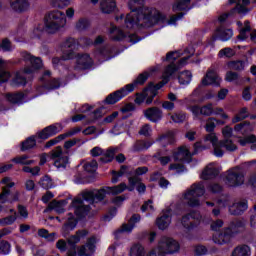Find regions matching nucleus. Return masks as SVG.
Masks as SVG:
<instances>
[{
  "instance_id": "nucleus-22",
  "label": "nucleus",
  "mask_w": 256,
  "mask_h": 256,
  "mask_svg": "<svg viewBox=\"0 0 256 256\" xmlns=\"http://www.w3.org/2000/svg\"><path fill=\"white\" fill-rule=\"evenodd\" d=\"M141 221V216L138 214H134L128 221L127 224H123L122 228L116 232L117 233H131L137 225Z\"/></svg>"
},
{
  "instance_id": "nucleus-49",
  "label": "nucleus",
  "mask_w": 256,
  "mask_h": 256,
  "mask_svg": "<svg viewBox=\"0 0 256 256\" xmlns=\"http://www.w3.org/2000/svg\"><path fill=\"white\" fill-rule=\"evenodd\" d=\"M247 117H249L247 108H242L239 113L232 119V123H239V121H243V119H247Z\"/></svg>"
},
{
  "instance_id": "nucleus-33",
  "label": "nucleus",
  "mask_w": 256,
  "mask_h": 256,
  "mask_svg": "<svg viewBox=\"0 0 256 256\" xmlns=\"http://www.w3.org/2000/svg\"><path fill=\"white\" fill-rule=\"evenodd\" d=\"M207 149H211V144H209V140L206 138V136H204L201 141L194 144V151L192 154L197 155V153L207 151Z\"/></svg>"
},
{
  "instance_id": "nucleus-13",
  "label": "nucleus",
  "mask_w": 256,
  "mask_h": 256,
  "mask_svg": "<svg viewBox=\"0 0 256 256\" xmlns=\"http://www.w3.org/2000/svg\"><path fill=\"white\" fill-rule=\"evenodd\" d=\"M230 5L235 3L236 7L233 8L230 13L222 14L218 21L220 23H223L227 20V17H231V15H235V13H238L239 15H245L247 13L246 5H249L251 3V0H229Z\"/></svg>"
},
{
  "instance_id": "nucleus-19",
  "label": "nucleus",
  "mask_w": 256,
  "mask_h": 256,
  "mask_svg": "<svg viewBox=\"0 0 256 256\" xmlns=\"http://www.w3.org/2000/svg\"><path fill=\"white\" fill-rule=\"evenodd\" d=\"M95 243H97V238L95 236L88 239L86 245L81 246L78 249L79 256H92L95 253Z\"/></svg>"
},
{
  "instance_id": "nucleus-12",
  "label": "nucleus",
  "mask_w": 256,
  "mask_h": 256,
  "mask_svg": "<svg viewBox=\"0 0 256 256\" xmlns=\"http://www.w3.org/2000/svg\"><path fill=\"white\" fill-rule=\"evenodd\" d=\"M147 173V167H139L136 170H131V168L122 166L120 171H112V183H117L120 177L123 175H128V177H139L140 175H145Z\"/></svg>"
},
{
  "instance_id": "nucleus-14",
  "label": "nucleus",
  "mask_w": 256,
  "mask_h": 256,
  "mask_svg": "<svg viewBox=\"0 0 256 256\" xmlns=\"http://www.w3.org/2000/svg\"><path fill=\"white\" fill-rule=\"evenodd\" d=\"M244 181L243 171L239 167L229 170L226 175V185H228V187L243 185Z\"/></svg>"
},
{
  "instance_id": "nucleus-57",
  "label": "nucleus",
  "mask_w": 256,
  "mask_h": 256,
  "mask_svg": "<svg viewBox=\"0 0 256 256\" xmlns=\"http://www.w3.org/2000/svg\"><path fill=\"white\" fill-rule=\"evenodd\" d=\"M40 185L43 189H51L53 187V180H51L49 176H44L40 180Z\"/></svg>"
},
{
  "instance_id": "nucleus-16",
  "label": "nucleus",
  "mask_w": 256,
  "mask_h": 256,
  "mask_svg": "<svg viewBox=\"0 0 256 256\" xmlns=\"http://www.w3.org/2000/svg\"><path fill=\"white\" fill-rule=\"evenodd\" d=\"M50 158L54 162V167H57V169H65L69 165V157L63 153L61 147H56L51 152Z\"/></svg>"
},
{
  "instance_id": "nucleus-45",
  "label": "nucleus",
  "mask_w": 256,
  "mask_h": 256,
  "mask_svg": "<svg viewBox=\"0 0 256 256\" xmlns=\"http://www.w3.org/2000/svg\"><path fill=\"white\" fill-rule=\"evenodd\" d=\"M50 4L56 9H64V7L71 5V0H50Z\"/></svg>"
},
{
  "instance_id": "nucleus-63",
  "label": "nucleus",
  "mask_w": 256,
  "mask_h": 256,
  "mask_svg": "<svg viewBox=\"0 0 256 256\" xmlns=\"http://www.w3.org/2000/svg\"><path fill=\"white\" fill-rule=\"evenodd\" d=\"M156 159H158V161H160V164L165 166V165H169V163L171 162V157L169 156H163L161 155V153H157L155 155Z\"/></svg>"
},
{
  "instance_id": "nucleus-37",
  "label": "nucleus",
  "mask_w": 256,
  "mask_h": 256,
  "mask_svg": "<svg viewBox=\"0 0 256 256\" xmlns=\"http://www.w3.org/2000/svg\"><path fill=\"white\" fill-rule=\"evenodd\" d=\"M67 205V200L52 201L49 204V209H53L56 213H63L65 211V206Z\"/></svg>"
},
{
  "instance_id": "nucleus-30",
  "label": "nucleus",
  "mask_w": 256,
  "mask_h": 256,
  "mask_svg": "<svg viewBox=\"0 0 256 256\" xmlns=\"http://www.w3.org/2000/svg\"><path fill=\"white\" fill-rule=\"evenodd\" d=\"M215 35L220 41H229L233 37V30L231 28L219 27L215 31Z\"/></svg>"
},
{
  "instance_id": "nucleus-18",
  "label": "nucleus",
  "mask_w": 256,
  "mask_h": 256,
  "mask_svg": "<svg viewBox=\"0 0 256 256\" xmlns=\"http://www.w3.org/2000/svg\"><path fill=\"white\" fill-rule=\"evenodd\" d=\"M144 117L152 123H159L163 119V111L157 107H152L144 110Z\"/></svg>"
},
{
  "instance_id": "nucleus-4",
  "label": "nucleus",
  "mask_w": 256,
  "mask_h": 256,
  "mask_svg": "<svg viewBox=\"0 0 256 256\" xmlns=\"http://www.w3.org/2000/svg\"><path fill=\"white\" fill-rule=\"evenodd\" d=\"M181 244L172 237L163 236L158 241L156 248H153L149 253L145 252V247L142 244H134L130 248V256H167L179 253Z\"/></svg>"
},
{
  "instance_id": "nucleus-21",
  "label": "nucleus",
  "mask_w": 256,
  "mask_h": 256,
  "mask_svg": "<svg viewBox=\"0 0 256 256\" xmlns=\"http://www.w3.org/2000/svg\"><path fill=\"white\" fill-rule=\"evenodd\" d=\"M156 225L162 231L171 225V209H166L163 211L162 216L157 218Z\"/></svg>"
},
{
  "instance_id": "nucleus-50",
  "label": "nucleus",
  "mask_w": 256,
  "mask_h": 256,
  "mask_svg": "<svg viewBox=\"0 0 256 256\" xmlns=\"http://www.w3.org/2000/svg\"><path fill=\"white\" fill-rule=\"evenodd\" d=\"M43 31H45V25L37 24L34 26V28L31 31V37H33L34 39L41 37Z\"/></svg>"
},
{
  "instance_id": "nucleus-9",
  "label": "nucleus",
  "mask_w": 256,
  "mask_h": 256,
  "mask_svg": "<svg viewBox=\"0 0 256 256\" xmlns=\"http://www.w3.org/2000/svg\"><path fill=\"white\" fill-rule=\"evenodd\" d=\"M4 185L0 194V212L3 211L5 203H15L19 201V193L17 191H11L12 187H15V183L11 181V178H4L2 180Z\"/></svg>"
},
{
  "instance_id": "nucleus-54",
  "label": "nucleus",
  "mask_w": 256,
  "mask_h": 256,
  "mask_svg": "<svg viewBox=\"0 0 256 256\" xmlns=\"http://www.w3.org/2000/svg\"><path fill=\"white\" fill-rule=\"evenodd\" d=\"M128 198L129 196H127V194L115 196L112 199V203L115 205V207H121V205H123V203H125V201H127Z\"/></svg>"
},
{
  "instance_id": "nucleus-39",
  "label": "nucleus",
  "mask_w": 256,
  "mask_h": 256,
  "mask_svg": "<svg viewBox=\"0 0 256 256\" xmlns=\"http://www.w3.org/2000/svg\"><path fill=\"white\" fill-rule=\"evenodd\" d=\"M9 213L12 215L0 219V225H13L17 221V212H15V209L10 208Z\"/></svg>"
},
{
  "instance_id": "nucleus-48",
  "label": "nucleus",
  "mask_w": 256,
  "mask_h": 256,
  "mask_svg": "<svg viewBox=\"0 0 256 256\" xmlns=\"http://www.w3.org/2000/svg\"><path fill=\"white\" fill-rule=\"evenodd\" d=\"M83 169L87 173H93L97 171V161L92 160V161H87L83 164Z\"/></svg>"
},
{
  "instance_id": "nucleus-64",
  "label": "nucleus",
  "mask_w": 256,
  "mask_h": 256,
  "mask_svg": "<svg viewBox=\"0 0 256 256\" xmlns=\"http://www.w3.org/2000/svg\"><path fill=\"white\" fill-rule=\"evenodd\" d=\"M239 143L240 145H242V147H245V145H247L248 143H256V137L255 135L247 136L244 139H240Z\"/></svg>"
},
{
  "instance_id": "nucleus-32",
  "label": "nucleus",
  "mask_w": 256,
  "mask_h": 256,
  "mask_svg": "<svg viewBox=\"0 0 256 256\" xmlns=\"http://www.w3.org/2000/svg\"><path fill=\"white\" fill-rule=\"evenodd\" d=\"M230 256H251V247L245 244L238 245L232 250Z\"/></svg>"
},
{
  "instance_id": "nucleus-51",
  "label": "nucleus",
  "mask_w": 256,
  "mask_h": 256,
  "mask_svg": "<svg viewBox=\"0 0 256 256\" xmlns=\"http://www.w3.org/2000/svg\"><path fill=\"white\" fill-rule=\"evenodd\" d=\"M35 137H30L26 139L24 142H22L21 149L22 151H27V149H33L36 145Z\"/></svg>"
},
{
  "instance_id": "nucleus-6",
  "label": "nucleus",
  "mask_w": 256,
  "mask_h": 256,
  "mask_svg": "<svg viewBox=\"0 0 256 256\" xmlns=\"http://www.w3.org/2000/svg\"><path fill=\"white\" fill-rule=\"evenodd\" d=\"M150 75H151V72L149 71H146L140 74L133 83L127 84L120 90H117L116 92L108 95L105 102L108 105H115V103H118V101H121L123 97H127L128 93H132V91H135V87H137V85H143V83H145V81L149 79Z\"/></svg>"
},
{
  "instance_id": "nucleus-10",
  "label": "nucleus",
  "mask_w": 256,
  "mask_h": 256,
  "mask_svg": "<svg viewBox=\"0 0 256 256\" xmlns=\"http://www.w3.org/2000/svg\"><path fill=\"white\" fill-rule=\"evenodd\" d=\"M244 230V222H236L235 224H232L230 227L226 228L223 233L219 234L218 236L215 235L213 237L214 243H217L218 245H224V243H229L233 235H236V233H241V231Z\"/></svg>"
},
{
  "instance_id": "nucleus-56",
  "label": "nucleus",
  "mask_w": 256,
  "mask_h": 256,
  "mask_svg": "<svg viewBox=\"0 0 256 256\" xmlns=\"http://www.w3.org/2000/svg\"><path fill=\"white\" fill-rule=\"evenodd\" d=\"M174 123H183L187 119V114L180 112L170 116Z\"/></svg>"
},
{
  "instance_id": "nucleus-31",
  "label": "nucleus",
  "mask_w": 256,
  "mask_h": 256,
  "mask_svg": "<svg viewBox=\"0 0 256 256\" xmlns=\"http://www.w3.org/2000/svg\"><path fill=\"white\" fill-rule=\"evenodd\" d=\"M79 131H81V128H74V129L70 130L68 133L62 134V135L50 140L46 144V147H53V145H57V143H59V141H63V139H65V137H73V135H77V133H79Z\"/></svg>"
},
{
  "instance_id": "nucleus-59",
  "label": "nucleus",
  "mask_w": 256,
  "mask_h": 256,
  "mask_svg": "<svg viewBox=\"0 0 256 256\" xmlns=\"http://www.w3.org/2000/svg\"><path fill=\"white\" fill-rule=\"evenodd\" d=\"M197 97H199V90L198 89L194 90L189 97L185 98L184 103H187V102H189V103H199V99H197Z\"/></svg>"
},
{
  "instance_id": "nucleus-55",
  "label": "nucleus",
  "mask_w": 256,
  "mask_h": 256,
  "mask_svg": "<svg viewBox=\"0 0 256 256\" xmlns=\"http://www.w3.org/2000/svg\"><path fill=\"white\" fill-rule=\"evenodd\" d=\"M142 213L148 212V213H154L155 206L153 205V202L151 200H148L144 202V204L141 207Z\"/></svg>"
},
{
  "instance_id": "nucleus-5",
  "label": "nucleus",
  "mask_w": 256,
  "mask_h": 256,
  "mask_svg": "<svg viewBox=\"0 0 256 256\" xmlns=\"http://www.w3.org/2000/svg\"><path fill=\"white\" fill-rule=\"evenodd\" d=\"M22 59H24L27 63H30L31 67H26L24 70L16 73L15 77L11 81L12 87L27 85V75H33V73L43 67V61H41V58L34 57L27 52H22Z\"/></svg>"
},
{
  "instance_id": "nucleus-26",
  "label": "nucleus",
  "mask_w": 256,
  "mask_h": 256,
  "mask_svg": "<svg viewBox=\"0 0 256 256\" xmlns=\"http://www.w3.org/2000/svg\"><path fill=\"white\" fill-rule=\"evenodd\" d=\"M192 155H195V154L189 151V147L182 146L174 153L173 157L175 161H189Z\"/></svg>"
},
{
  "instance_id": "nucleus-17",
  "label": "nucleus",
  "mask_w": 256,
  "mask_h": 256,
  "mask_svg": "<svg viewBox=\"0 0 256 256\" xmlns=\"http://www.w3.org/2000/svg\"><path fill=\"white\" fill-rule=\"evenodd\" d=\"M201 85H203V87H207L209 85L219 87V85H221V77H219L217 71H215L214 69H209L206 72L204 78L202 79Z\"/></svg>"
},
{
  "instance_id": "nucleus-61",
  "label": "nucleus",
  "mask_w": 256,
  "mask_h": 256,
  "mask_svg": "<svg viewBox=\"0 0 256 256\" xmlns=\"http://www.w3.org/2000/svg\"><path fill=\"white\" fill-rule=\"evenodd\" d=\"M222 135L224 137V140L222 141H231L229 138L233 136V129L229 126H226L222 129Z\"/></svg>"
},
{
  "instance_id": "nucleus-24",
  "label": "nucleus",
  "mask_w": 256,
  "mask_h": 256,
  "mask_svg": "<svg viewBox=\"0 0 256 256\" xmlns=\"http://www.w3.org/2000/svg\"><path fill=\"white\" fill-rule=\"evenodd\" d=\"M100 11L106 15H111L117 11V0H101Z\"/></svg>"
},
{
  "instance_id": "nucleus-15",
  "label": "nucleus",
  "mask_w": 256,
  "mask_h": 256,
  "mask_svg": "<svg viewBox=\"0 0 256 256\" xmlns=\"http://www.w3.org/2000/svg\"><path fill=\"white\" fill-rule=\"evenodd\" d=\"M237 26L240 33L237 36V39L239 41H246L250 36L251 41L256 43V30H251L249 21H245L244 23H242L241 21H238Z\"/></svg>"
},
{
  "instance_id": "nucleus-60",
  "label": "nucleus",
  "mask_w": 256,
  "mask_h": 256,
  "mask_svg": "<svg viewBox=\"0 0 256 256\" xmlns=\"http://www.w3.org/2000/svg\"><path fill=\"white\" fill-rule=\"evenodd\" d=\"M151 145H153L152 142H137L134 145V151H141V149H149V147H151Z\"/></svg>"
},
{
  "instance_id": "nucleus-44",
  "label": "nucleus",
  "mask_w": 256,
  "mask_h": 256,
  "mask_svg": "<svg viewBox=\"0 0 256 256\" xmlns=\"http://www.w3.org/2000/svg\"><path fill=\"white\" fill-rule=\"evenodd\" d=\"M115 157V149L104 150L102 157L100 158L102 163H110Z\"/></svg>"
},
{
  "instance_id": "nucleus-58",
  "label": "nucleus",
  "mask_w": 256,
  "mask_h": 256,
  "mask_svg": "<svg viewBox=\"0 0 256 256\" xmlns=\"http://www.w3.org/2000/svg\"><path fill=\"white\" fill-rule=\"evenodd\" d=\"M10 251L11 245L9 244V242H0V255H9Z\"/></svg>"
},
{
  "instance_id": "nucleus-11",
  "label": "nucleus",
  "mask_w": 256,
  "mask_h": 256,
  "mask_svg": "<svg viewBox=\"0 0 256 256\" xmlns=\"http://www.w3.org/2000/svg\"><path fill=\"white\" fill-rule=\"evenodd\" d=\"M205 194V186L203 184H197L191 186V188L184 194V200L190 207H199L200 202L198 197H202Z\"/></svg>"
},
{
  "instance_id": "nucleus-40",
  "label": "nucleus",
  "mask_w": 256,
  "mask_h": 256,
  "mask_svg": "<svg viewBox=\"0 0 256 256\" xmlns=\"http://www.w3.org/2000/svg\"><path fill=\"white\" fill-rule=\"evenodd\" d=\"M158 142L162 147H165V145H171V143H175V134L173 132H168L166 135L160 137Z\"/></svg>"
},
{
  "instance_id": "nucleus-46",
  "label": "nucleus",
  "mask_w": 256,
  "mask_h": 256,
  "mask_svg": "<svg viewBox=\"0 0 256 256\" xmlns=\"http://www.w3.org/2000/svg\"><path fill=\"white\" fill-rule=\"evenodd\" d=\"M12 163H16L17 165H32L34 161L29 160L27 156H18L12 159Z\"/></svg>"
},
{
  "instance_id": "nucleus-23",
  "label": "nucleus",
  "mask_w": 256,
  "mask_h": 256,
  "mask_svg": "<svg viewBox=\"0 0 256 256\" xmlns=\"http://www.w3.org/2000/svg\"><path fill=\"white\" fill-rule=\"evenodd\" d=\"M217 175H219V167H217V164L215 163H210L202 171L201 179H213L214 177H217Z\"/></svg>"
},
{
  "instance_id": "nucleus-27",
  "label": "nucleus",
  "mask_w": 256,
  "mask_h": 256,
  "mask_svg": "<svg viewBox=\"0 0 256 256\" xmlns=\"http://www.w3.org/2000/svg\"><path fill=\"white\" fill-rule=\"evenodd\" d=\"M77 227V219L75 215L69 213L67 216L66 223L64 227L62 228V234L64 237H67L69 235L70 231H73Z\"/></svg>"
},
{
  "instance_id": "nucleus-8",
  "label": "nucleus",
  "mask_w": 256,
  "mask_h": 256,
  "mask_svg": "<svg viewBox=\"0 0 256 256\" xmlns=\"http://www.w3.org/2000/svg\"><path fill=\"white\" fill-rule=\"evenodd\" d=\"M65 25H67V17H65V12L61 10H54L48 13L45 24L47 33H57V31L63 29Z\"/></svg>"
},
{
  "instance_id": "nucleus-62",
  "label": "nucleus",
  "mask_w": 256,
  "mask_h": 256,
  "mask_svg": "<svg viewBox=\"0 0 256 256\" xmlns=\"http://www.w3.org/2000/svg\"><path fill=\"white\" fill-rule=\"evenodd\" d=\"M153 133V129L149 124H145L141 127L139 134L144 135V137H149Z\"/></svg>"
},
{
  "instance_id": "nucleus-28",
  "label": "nucleus",
  "mask_w": 256,
  "mask_h": 256,
  "mask_svg": "<svg viewBox=\"0 0 256 256\" xmlns=\"http://www.w3.org/2000/svg\"><path fill=\"white\" fill-rule=\"evenodd\" d=\"M93 65V60L88 54L78 55L76 57V69H89Z\"/></svg>"
},
{
  "instance_id": "nucleus-47",
  "label": "nucleus",
  "mask_w": 256,
  "mask_h": 256,
  "mask_svg": "<svg viewBox=\"0 0 256 256\" xmlns=\"http://www.w3.org/2000/svg\"><path fill=\"white\" fill-rule=\"evenodd\" d=\"M228 68L233 69L234 71H243L245 69V62L243 61H231L228 62Z\"/></svg>"
},
{
  "instance_id": "nucleus-2",
  "label": "nucleus",
  "mask_w": 256,
  "mask_h": 256,
  "mask_svg": "<svg viewBox=\"0 0 256 256\" xmlns=\"http://www.w3.org/2000/svg\"><path fill=\"white\" fill-rule=\"evenodd\" d=\"M192 55H195V48L193 46H189L186 48V51L182 53L181 51L170 52L166 55L165 61L170 63L163 72L162 82L159 84L153 85L151 84L148 88H146L142 94H138L135 99V103L137 105H141L146 100L147 105H151L153 103V97L157 95V91L161 89L166 83H169V79L173 76L175 71L181 69V67H185L187 63H189V59H191ZM148 97V98H147Z\"/></svg>"
},
{
  "instance_id": "nucleus-52",
  "label": "nucleus",
  "mask_w": 256,
  "mask_h": 256,
  "mask_svg": "<svg viewBox=\"0 0 256 256\" xmlns=\"http://www.w3.org/2000/svg\"><path fill=\"white\" fill-rule=\"evenodd\" d=\"M234 131H236V133H241V135H245V133L251 131V125L248 123L238 124L235 126Z\"/></svg>"
},
{
  "instance_id": "nucleus-38",
  "label": "nucleus",
  "mask_w": 256,
  "mask_h": 256,
  "mask_svg": "<svg viewBox=\"0 0 256 256\" xmlns=\"http://www.w3.org/2000/svg\"><path fill=\"white\" fill-rule=\"evenodd\" d=\"M193 80V74L190 71H183L178 76L180 85H189Z\"/></svg>"
},
{
  "instance_id": "nucleus-29",
  "label": "nucleus",
  "mask_w": 256,
  "mask_h": 256,
  "mask_svg": "<svg viewBox=\"0 0 256 256\" xmlns=\"http://www.w3.org/2000/svg\"><path fill=\"white\" fill-rule=\"evenodd\" d=\"M9 60L0 58V83H7L11 79V73L7 72L5 69L9 67Z\"/></svg>"
},
{
  "instance_id": "nucleus-41",
  "label": "nucleus",
  "mask_w": 256,
  "mask_h": 256,
  "mask_svg": "<svg viewBox=\"0 0 256 256\" xmlns=\"http://www.w3.org/2000/svg\"><path fill=\"white\" fill-rule=\"evenodd\" d=\"M85 237H87V231H78L75 235L68 239V243L70 245H76V243H79V241H81V239H85Z\"/></svg>"
},
{
  "instance_id": "nucleus-36",
  "label": "nucleus",
  "mask_w": 256,
  "mask_h": 256,
  "mask_svg": "<svg viewBox=\"0 0 256 256\" xmlns=\"http://www.w3.org/2000/svg\"><path fill=\"white\" fill-rule=\"evenodd\" d=\"M6 101L9 103H23L25 101V96L23 93H8L5 95Z\"/></svg>"
},
{
  "instance_id": "nucleus-35",
  "label": "nucleus",
  "mask_w": 256,
  "mask_h": 256,
  "mask_svg": "<svg viewBox=\"0 0 256 256\" xmlns=\"http://www.w3.org/2000/svg\"><path fill=\"white\" fill-rule=\"evenodd\" d=\"M90 27L91 20H89V18L82 17L75 22V29L77 31H87Z\"/></svg>"
},
{
  "instance_id": "nucleus-7",
  "label": "nucleus",
  "mask_w": 256,
  "mask_h": 256,
  "mask_svg": "<svg viewBox=\"0 0 256 256\" xmlns=\"http://www.w3.org/2000/svg\"><path fill=\"white\" fill-rule=\"evenodd\" d=\"M205 137L210 147H213L215 157H223V149H226V151H237V145L232 140L219 142V137H217L215 132H210Z\"/></svg>"
},
{
  "instance_id": "nucleus-42",
  "label": "nucleus",
  "mask_w": 256,
  "mask_h": 256,
  "mask_svg": "<svg viewBox=\"0 0 256 256\" xmlns=\"http://www.w3.org/2000/svg\"><path fill=\"white\" fill-rule=\"evenodd\" d=\"M189 3L191 0H176L172 9L173 11H185L189 9Z\"/></svg>"
},
{
  "instance_id": "nucleus-3",
  "label": "nucleus",
  "mask_w": 256,
  "mask_h": 256,
  "mask_svg": "<svg viewBox=\"0 0 256 256\" xmlns=\"http://www.w3.org/2000/svg\"><path fill=\"white\" fill-rule=\"evenodd\" d=\"M129 186L122 182L116 186H106L100 190H90L83 193V198H75L72 201V207L76 217H81L89 211V207L83 205V201H103L107 195H121L125 191H135V185L139 183V178H129Z\"/></svg>"
},
{
  "instance_id": "nucleus-53",
  "label": "nucleus",
  "mask_w": 256,
  "mask_h": 256,
  "mask_svg": "<svg viewBox=\"0 0 256 256\" xmlns=\"http://www.w3.org/2000/svg\"><path fill=\"white\" fill-rule=\"evenodd\" d=\"M216 123L223 124V122H219L215 118H210L207 120L205 127L207 133H213Z\"/></svg>"
},
{
  "instance_id": "nucleus-20",
  "label": "nucleus",
  "mask_w": 256,
  "mask_h": 256,
  "mask_svg": "<svg viewBox=\"0 0 256 256\" xmlns=\"http://www.w3.org/2000/svg\"><path fill=\"white\" fill-rule=\"evenodd\" d=\"M63 129V126L61 124H53L51 126L46 127L44 130H42L38 135L40 139H49V137H53V135H57Z\"/></svg>"
},
{
  "instance_id": "nucleus-34",
  "label": "nucleus",
  "mask_w": 256,
  "mask_h": 256,
  "mask_svg": "<svg viewBox=\"0 0 256 256\" xmlns=\"http://www.w3.org/2000/svg\"><path fill=\"white\" fill-rule=\"evenodd\" d=\"M247 201H240L238 203H234L230 208L229 211L232 215H241L243 211H247Z\"/></svg>"
},
{
  "instance_id": "nucleus-25",
  "label": "nucleus",
  "mask_w": 256,
  "mask_h": 256,
  "mask_svg": "<svg viewBox=\"0 0 256 256\" xmlns=\"http://www.w3.org/2000/svg\"><path fill=\"white\" fill-rule=\"evenodd\" d=\"M10 7L16 13H24L29 10V0H10Z\"/></svg>"
},
{
  "instance_id": "nucleus-43",
  "label": "nucleus",
  "mask_w": 256,
  "mask_h": 256,
  "mask_svg": "<svg viewBox=\"0 0 256 256\" xmlns=\"http://www.w3.org/2000/svg\"><path fill=\"white\" fill-rule=\"evenodd\" d=\"M219 59H231L235 57V50L233 48L226 47L218 52Z\"/></svg>"
},
{
  "instance_id": "nucleus-1",
  "label": "nucleus",
  "mask_w": 256,
  "mask_h": 256,
  "mask_svg": "<svg viewBox=\"0 0 256 256\" xmlns=\"http://www.w3.org/2000/svg\"><path fill=\"white\" fill-rule=\"evenodd\" d=\"M126 7L129 9V13L115 17L116 23L122 25L121 28L112 26L109 31L110 39L114 41L128 39L130 43H139L141 39H137L135 31H141V29L151 27L157 23L175 25L184 15L180 13L178 16H172L168 20L167 16L159 12V10L145 7V0H127Z\"/></svg>"
}]
</instances>
